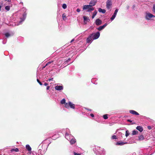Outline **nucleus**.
<instances>
[{
  "label": "nucleus",
  "mask_w": 155,
  "mask_h": 155,
  "mask_svg": "<svg viewBox=\"0 0 155 155\" xmlns=\"http://www.w3.org/2000/svg\"><path fill=\"white\" fill-rule=\"evenodd\" d=\"M92 6H91L90 5H85L83 6V10H85L87 9V11L88 12H90L91 11L94 10V8L92 7Z\"/></svg>",
  "instance_id": "obj_1"
},
{
  "label": "nucleus",
  "mask_w": 155,
  "mask_h": 155,
  "mask_svg": "<svg viewBox=\"0 0 155 155\" xmlns=\"http://www.w3.org/2000/svg\"><path fill=\"white\" fill-rule=\"evenodd\" d=\"M91 34H93L92 37L94 40L97 39L100 36V33L99 32H97L96 33H93Z\"/></svg>",
  "instance_id": "obj_2"
},
{
  "label": "nucleus",
  "mask_w": 155,
  "mask_h": 155,
  "mask_svg": "<svg viewBox=\"0 0 155 155\" xmlns=\"http://www.w3.org/2000/svg\"><path fill=\"white\" fill-rule=\"evenodd\" d=\"M153 17H155V16L150 13H146L145 18L146 19L150 20Z\"/></svg>",
  "instance_id": "obj_3"
},
{
  "label": "nucleus",
  "mask_w": 155,
  "mask_h": 155,
  "mask_svg": "<svg viewBox=\"0 0 155 155\" xmlns=\"http://www.w3.org/2000/svg\"><path fill=\"white\" fill-rule=\"evenodd\" d=\"M26 16V14L25 12L23 15V17L21 18V20L19 22L18 24H17V25L21 24L22 22L25 19Z\"/></svg>",
  "instance_id": "obj_4"
},
{
  "label": "nucleus",
  "mask_w": 155,
  "mask_h": 155,
  "mask_svg": "<svg viewBox=\"0 0 155 155\" xmlns=\"http://www.w3.org/2000/svg\"><path fill=\"white\" fill-rule=\"evenodd\" d=\"M95 25L97 26L101 25L102 23V21L101 20L98 18L97 19L95 22Z\"/></svg>",
  "instance_id": "obj_5"
},
{
  "label": "nucleus",
  "mask_w": 155,
  "mask_h": 155,
  "mask_svg": "<svg viewBox=\"0 0 155 155\" xmlns=\"http://www.w3.org/2000/svg\"><path fill=\"white\" fill-rule=\"evenodd\" d=\"M97 2V0H91L89 3V5L91 6H94Z\"/></svg>",
  "instance_id": "obj_6"
},
{
  "label": "nucleus",
  "mask_w": 155,
  "mask_h": 155,
  "mask_svg": "<svg viewBox=\"0 0 155 155\" xmlns=\"http://www.w3.org/2000/svg\"><path fill=\"white\" fill-rule=\"evenodd\" d=\"M112 5V3L110 0H108L107 2L106 6L108 9L110 8V6Z\"/></svg>",
  "instance_id": "obj_7"
},
{
  "label": "nucleus",
  "mask_w": 155,
  "mask_h": 155,
  "mask_svg": "<svg viewBox=\"0 0 155 155\" xmlns=\"http://www.w3.org/2000/svg\"><path fill=\"white\" fill-rule=\"evenodd\" d=\"M93 34H90L87 39V42L89 43L93 39L92 35Z\"/></svg>",
  "instance_id": "obj_8"
},
{
  "label": "nucleus",
  "mask_w": 155,
  "mask_h": 155,
  "mask_svg": "<svg viewBox=\"0 0 155 155\" xmlns=\"http://www.w3.org/2000/svg\"><path fill=\"white\" fill-rule=\"evenodd\" d=\"M107 23H105L104 25L100 26L98 28H97V29L98 30L100 31L104 29L107 25Z\"/></svg>",
  "instance_id": "obj_9"
},
{
  "label": "nucleus",
  "mask_w": 155,
  "mask_h": 155,
  "mask_svg": "<svg viewBox=\"0 0 155 155\" xmlns=\"http://www.w3.org/2000/svg\"><path fill=\"white\" fill-rule=\"evenodd\" d=\"M83 18H84V22L85 24L87 23V22H88L90 21V19H89V18L85 15L83 16Z\"/></svg>",
  "instance_id": "obj_10"
},
{
  "label": "nucleus",
  "mask_w": 155,
  "mask_h": 155,
  "mask_svg": "<svg viewBox=\"0 0 155 155\" xmlns=\"http://www.w3.org/2000/svg\"><path fill=\"white\" fill-rule=\"evenodd\" d=\"M55 89L56 90L60 91L63 89V87L62 86L57 85L55 86Z\"/></svg>",
  "instance_id": "obj_11"
},
{
  "label": "nucleus",
  "mask_w": 155,
  "mask_h": 155,
  "mask_svg": "<svg viewBox=\"0 0 155 155\" xmlns=\"http://www.w3.org/2000/svg\"><path fill=\"white\" fill-rule=\"evenodd\" d=\"M129 112L130 113H131L133 115H138L139 114L138 113H137V112H136V111H135V110H130L129 111Z\"/></svg>",
  "instance_id": "obj_12"
},
{
  "label": "nucleus",
  "mask_w": 155,
  "mask_h": 155,
  "mask_svg": "<svg viewBox=\"0 0 155 155\" xmlns=\"http://www.w3.org/2000/svg\"><path fill=\"white\" fill-rule=\"evenodd\" d=\"M136 129L140 132H142L143 130V128L140 126H138L137 127Z\"/></svg>",
  "instance_id": "obj_13"
},
{
  "label": "nucleus",
  "mask_w": 155,
  "mask_h": 155,
  "mask_svg": "<svg viewBox=\"0 0 155 155\" xmlns=\"http://www.w3.org/2000/svg\"><path fill=\"white\" fill-rule=\"evenodd\" d=\"M72 109H74L75 104L72 103L71 102H69V107Z\"/></svg>",
  "instance_id": "obj_14"
},
{
  "label": "nucleus",
  "mask_w": 155,
  "mask_h": 155,
  "mask_svg": "<svg viewBox=\"0 0 155 155\" xmlns=\"http://www.w3.org/2000/svg\"><path fill=\"white\" fill-rule=\"evenodd\" d=\"M98 11L100 12H101L103 14H104L106 12V10L104 9H102L101 8H99Z\"/></svg>",
  "instance_id": "obj_15"
},
{
  "label": "nucleus",
  "mask_w": 155,
  "mask_h": 155,
  "mask_svg": "<svg viewBox=\"0 0 155 155\" xmlns=\"http://www.w3.org/2000/svg\"><path fill=\"white\" fill-rule=\"evenodd\" d=\"M127 143H126V142L124 143L123 142H117L116 143V144L117 145H124V144Z\"/></svg>",
  "instance_id": "obj_16"
},
{
  "label": "nucleus",
  "mask_w": 155,
  "mask_h": 155,
  "mask_svg": "<svg viewBox=\"0 0 155 155\" xmlns=\"http://www.w3.org/2000/svg\"><path fill=\"white\" fill-rule=\"evenodd\" d=\"M26 148L29 151L31 150V148L30 147L29 145H27L26 146Z\"/></svg>",
  "instance_id": "obj_17"
},
{
  "label": "nucleus",
  "mask_w": 155,
  "mask_h": 155,
  "mask_svg": "<svg viewBox=\"0 0 155 155\" xmlns=\"http://www.w3.org/2000/svg\"><path fill=\"white\" fill-rule=\"evenodd\" d=\"M138 138L139 140H142L144 139V137L142 135H140L138 137Z\"/></svg>",
  "instance_id": "obj_18"
},
{
  "label": "nucleus",
  "mask_w": 155,
  "mask_h": 155,
  "mask_svg": "<svg viewBox=\"0 0 155 155\" xmlns=\"http://www.w3.org/2000/svg\"><path fill=\"white\" fill-rule=\"evenodd\" d=\"M41 150L40 149H39L36 155H43L42 153L41 152Z\"/></svg>",
  "instance_id": "obj_19"
},
{
  "label": "nucleus",
  "mask_w": 155,
  "mask_h": 155,
  "mask_svg": "<svg viewBox=\"0 0 155 155\" xmlns=\"http://www.w3.org/2000/svg\"><path fill=\"white\" fill-rule=\"evenodd\" d=\"M70 142V143L71 144H74L76 142V141H75V139H72L71 140Z\"/></svg>",
  "instance_id": "obj_20"
},
{
  "label": "nucleus",
  "mask_w": 155,
  "mask_h": 155,
  "mask_svg": "<svg viewBox=\"0 0 155 155\" xmlns=\"http://www.w3.org/2000/svg\"><path fill=\"white\" fill-rule=\"evenodd\" d=\"M138 132L136 130H134L132 132V134L133 135H135L137 134Z\"/></svg>",
  "instance_id": "obj_21"
},
{
  "label": "nucleus",
  "mask_w": 155,
  "mask_h": 155,
  "mask_svg": "<svg viewBox=\"0 0 155 155\" xmlns=\"http://www.w3.org/2000/svg\"><path fill=\"white\" fill-rule=\"evenodd\" d=\"M97 13V12L95 11L93 13V15L92 17V18H93L95 16V15H96Z\"/></svg>",
  "instance_id": "obj_22"
},
{
  "label": "nucleus",
  "mask_w": 155,
  "mask_h": 155,
  "mask_svg": "<svg viewBox=\"0 0 155 155\" xmlns=\"http://www.w3.org/2000/svg\"><path fill=\"white\" fill-rule=\"evenodd\" d=\"M65 101V99L64 98L61 100V104H65L66 103Z\"/></svg>",
  "instance_id": "obj_23"
},
{
  "label": "nucleus",
  "mask_w": 155,
  "mask_h": 155,
  "mask_svg": "<svg viewBox=\"0 0 155 155\" xmlns=\"http://www.w3.org/2000/svg\"><path fill=\"white\" fill-rule=\"evenodd\" d=\"M62 17L63 18V19L64 20H65V19H66L67 18L65 13H63L62 14Z\"/></svg>",
  "instance_id": "obj_24"
},
{
  "label": "nucleus",
  "mask_w": 155,
  "mask_h": 155,
  "mask_svg": "<svg viewBox=\"0 0 155 155\" xmlns=\"http://www.w3.org/2000/svg\"><path fill=\"white\" fill-rule=\"evenodd\" d=\"M64 106L67 108H69V102L68 103H65L64 104Z\"/></svg>",
  "instance_id": "obj_25"
},
{
  "label": "nucleus",
  "mask_w": 155,
  "mask_h": 155,
  "mask_svg": "<svg viewBox=\"0 0 155 155\" xmlns=\"http://www.w3.org/2000/svg\"><path fill=\"white\" fill-rule=\"evenodd\" d=\"M129 135V131L128 130H127L126 131L125 136L127 137Z\"/></svg>",
  "instance_id": "obj_26"
},
{
  "label": "nucleus",
  "mask_w": 155,
  "mask_h": 155,
  "mask_svg": "<svg viewBox=\"0 0 155 155\" xmlns=\"http://www.w3.org/2000/svg\"><path fill=\"white\" fill-rule=\"evenodd\" d=\"M11 151H15V152H18V148L12 149L11 150Z\"/></svg>",
  "instance_id": "obj_27"
},
{
  "label": "nucleus",
  "mask_w": 155,
  "mask_h": 155,
  "mask_svg": "<svg viewBox=\"0 0 155 155\" xmlns=\"http://www.w3.org/2000/svg\"><path fill=\"white\" fill-rule=\"evenodd\" d=\"M62 8L64 9H65L67 8V5L65 4H63L62 5Z\"/></svg>",
  "instance_id": "obj_28"
},
{
  "label": "nucleus",
  "mask_w": 155,
  "mask_h": 155,
  "mask_svg": "<svg viewBox=\"0 0 155 155\" xmlns=\"http://www.w3.org/2000/svg\"><path fill=\"white\" fill-rule=\"evenodd\" d=\"M5 35L6 38H8L10 36V35L9 33H7L5 34Z\"/></svg>",
  "instance_id": "obj_29"
},
{
  "label": "nucleus",
  "mask_w": 155,
  "mask_h": 155,
  "mask_svg": "<svg viewBox=\"0 0 155 155\" xmlns=\"http://www.w3.org/2000/svg\"><path fill=\"white\" fill-rule=\"evenodd\" d=\"M116 16V15L113 14V15L110 18L111 20H113L115 18Z\"/></svg>",
  "instance_id": "obj_30"
},
{
  "label": "nucleus",
  "mask_w": 155,
  "mask_h": 155,
  "mask_svg": "<svg viewBox=\"0 0 155 155\" xmlns=\"http://www.w3.org/2000/svg\"><path fill=\"white\" fill-rule=\"evenodd\" d=\"M103 117L105 119H106L108 118L107 115V114H104L103 115Z\"/></svg>",
  "instance_id": "obj_31"
},
{
  "label": "nucleus",
  "mask_w": 155,
  "mask_h": 155,
  "mask_svg": "<svg viewBox=\"0 0 155 155\" xmlns=\"http://www.w3.org/2000/svg\"><path fill=\"white\" fill-rule=\"evenodd\" d=\"M10 7L9 6H7L5 7V9L7 11H9L10 10Z\"/></svg>",
  "instance_id": "obj_32"
},
{
  "label": "nucleus",
  "mask_w": 155,
  "mask_h": 155,
  "mask_svg": "<svg viewBox=\"0 0 155 155\" xmlns=\"http://www.w3.org/2000/svg\"><path fill=\"white\" fill-rule=\"evenodd\" d=\"M112 139H117V138L115 135H113L112 136Z\"/></svg>",
  "instance_id": "obj_33"
},
{
  "label": "nucleus",
  "mask_w": 155,
  "mask_h": 155,
  "mask_svg": "<svg viewBox=\"0 0 155 155\" xmlns=\"http://www.w3.org/2000/svg\"><path fill=\"white\" fill-rule=\"evenodd\" d=\"M118 11V9H116L115 10V12H114V14H113L115 15H116L117 14Z\"/></svg>",
  "instance_id": "obj_34"
},
{
  "label": "nucleus",
  "mask_w": 155,
  "mask_h": 155,
  "mask_svg": "<svg viewBox=\"0 0 155 155\" xmlns=\"http://www.w3.org/2000/svg\"><path fill=\"white\" fill-rule=\"evenodd\" d=\"M153 11L155 13V5H153Z\"/></svg>",
  "instance_id": "obj_35"
},
{
  "label": "nucleus",
  "mask_w": 155,
  "mask_h": 155,
  "mask_svg": "<svg viewBox=\"0 0 155 155\" xmlns=\"http://www.w3.org/2000/svg\"><path fill=\"white\" fill-rule=\"evenodd\" d=\"M37 82L39 84L41 85H42V83L38 79H37Z\"/></svg>",
  "instance_id": "obj_36"
},
{
  "label": "nucleus",
  "mask_w": 155,
  "mask_h": 155,
  "mask_svg": "<svg viewBox=\"0 0 155 155\" xmlns=\"http://www.w3.org/2000/svg\"><path fill=\"white\" fill-rule=\"evenodd\" d=\"M74 155H81V154L79 153H78L75 152H74Z\"/></svg>",
  "instance_id": "obj_37"
},
{
  "label": "nucleus",
  "mask_w": 155,
  "mask_h": 155,
  "mask_svg": "<svg viewBox=\"0 0 155 155\" xmlns=\"http://www.w3.org/2000/svg\"><path fill=\"white\" fill-rule=\"evenodd\" d=\"M147 128L149 130L151 129H152L151 127L150 126H148L147 127Z\"/></svg>",
  "instance_id": "obj_38"
},
{
  "label": "nucleus",
  "mask_w": 155,
  "mask_h": 155,
  "mask_svg": "<svg viewBox=\"0 0 155 155\" xmlns=\"http://www.w3.org/2000/svg\"><path fill=\"white\" fill-rule=\"evenodd\" d=\"M80 11H81V10H80V9H79V8H78V9H77V11L78 12H80Z\"/></svg>",
  "instance_id": "obj_39"
},
{
  "label": "nucleus",
  "mask_w": 155,
  "mask_h": 155,
  "mask_svg": "<svg viewBox=\"0 0 155 155\" xmlns=\"http://www.w3.org/2000/svg\"><path fill=\"white\" fill-rule=\"evenodd\" d=\"M91 116L92 117H94V115L93 114H90Z\"/></svg>",
  "instance_id": "obj_40"
},
{
  "label": "nucleus",
  "mask_w": 155,
  "mask_h": 155,
  "mask_svg": "<svg viewBox=\"0 0 155 155\" xmlns=\"http://www.w3.org/2000/svg\"><path fill=\"white\" fill-rule=\"evenodd\" d=\"M44 84L45 86H46L48 85V84L47 83H45Z\"/></svg>",
  "instance_id": "obj_41"
},
{
  "label": "nucleus",
  "mask_w": 155,
  "mask_h": 155,
  "mask_svg": "<svg viewBox=\"0 0 155 155\" xmlns=\"http://www.w3.org/2000/svg\"><path fill=\"white\" fill-rule=\"evenodd\" d=\"M127 121L130 122H132V121L130 120H128Z\"/></svg>",
  "instance_id": "obj_42"
},
{
  "label": "nucleus",
  "mask_w": 155,
  "mask_h": 155,
  "mask_svg": "<svg viewBox=\"0 0 155 155\" xmlns=\"http://www.w3.org/2000/svg\"><path fill=\"white\" fill-rule=\"evenodd\" d=\"M135 7V5H134L133 6V8H134Z\"/></svg>",
  "instance_id": "obj_43"
},
{
  "label": "nucleus",
  "mask_w": 155,
  "mask_h": 155,
  "mask_svg": "<svg viewBox=\"0 0 155 155\" xmlns=\"http://www.w3.org/2000/svg\"><path fill=\"white\" fill-rule=\"evenodd\" d=\"M47 90H48V86H47Z\"/></svg>",
  "instance_id": "obj_44"
},
{
  "label": "nucleus",
  "mask_w": 155,
  "mask_h": 155,
  "mask_svg": "<svg viewBox=\"0 0 155 155\" xmlns=\"http://www.w3.org/2000/svg\"><path fill=\"white\" fill-rule=\"evenodd\" d=\"M5 0L7 1L8 2H10V0Z\"/></svg>",
  "instance_id": "obj_45"
},
{
  "label": "nucleus",
  "mask_w": 155,
  "mask_h": 155,
  "mask_svg": "<svg viewBox=\"0 0 155 155\" xmlns=\"http://www.w3.org/2000/svg\"><path fill=\"white\" fill-rule=\"evenodd\" d=\"M74 41V39H72L71 41V42H73V41Z\"/></svg>",
  "instance_id": "obj_46"
},
{
  "label": "nucleus",
  "mask_w": 155,
  "mask_h": 155,
  "mask_svg": "<svg viewBox=\"0 0 155 155\" xmlns=\"http://www.w3.org/2000/svg\"><path fill=\"white\" fill-rule=\"evenodd\" d=\"M1 7H2L1 6H0V11H1Z\"/></svg>",
  "instance_id": "obj_47"
},
{
  "label": "nucleus",
  "mask_w": 155,
  "mask_h": 155,
  "mask_svg": "<svg viewBox=\"0 0 155 155\" xmlns=\"http://www.w3.org/2000/svg\"><path fill=\"white\" fill-rule=\"evenodd\" d=\"M51 62H52V61H51H51H49V64H51Z\"/></svg>",
  "instance_id": "obj_48"
},
{
  "label": "nucleus",
  "mask_w": 155,
  "mask_h": 155,
  "mask_svg": "<svg viewBox=\"0 0 155 155\" xmlns=\"http://www.w3.org/2000/svg\"><path fill=\"white\" fill-rule=\"evenodd\" d=\"M48 64V62L47 63V64H46V65H47Z\"/></svg>",
  "instance_id": "obj_49"
},
{
  "label": "nucleus",
  "mask_w": 155,
  "mask_h": 155,
  "mask_svg": "<svg viewBox=\"0 0 155 155\" xmlns=\"http://www.w3.org/2000/svg\"><path fill=\"white\" fill-rule=\"evenodd\" d=\"M51 80V79H49V81H50Z\"/></svg>",
  "instance_id": "obj_50"
},
{
  "label": "nucleus",
  "mask_w": 155,
  "mask_h": 155,
  "mask_svg": "<svg viewBox=\"0 0 155 155\" xmlns=\"http://www.w3.org/2000/svg\"><path fill=\"white\" fill-rule=\"evenodd\" d=\"M129 7V6H128V7H127V8H128Z\"/></svg>",
  "instance_id": "obj_51"
}]
</instances>
